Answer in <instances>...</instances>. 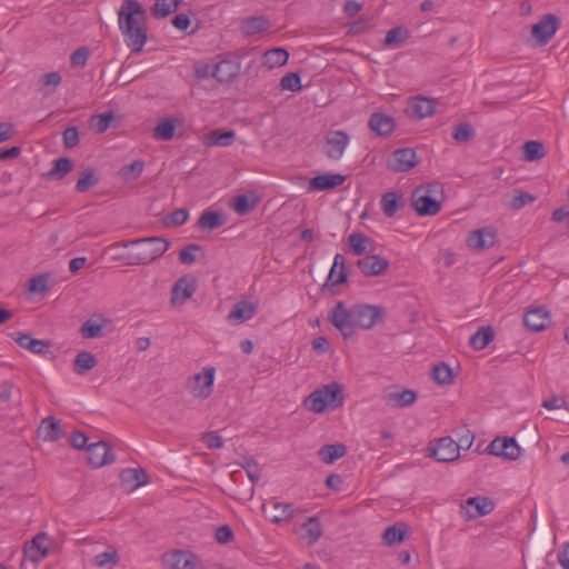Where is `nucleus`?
<instances>
[{
    "label": "nucleus",
    "instance_id": "obj_1",
    "mask_svg": "<svg viewBox=\"0 0 569 569\" xmlns=\"http://www.w3.org/2000/svg\"><path fill=\"white\" fill-rule=\"evenodd\" d=\"M146 11L137 0H124L118 12L119 28L132 52H140L147 41Z\"/></svg>",
    "mask_w": 569,
    "mask_h": 569
},
{
    "label": "nucleus",
    "instance_id": "obj_2",
    "mask_svg": "<svg viewBox=\"0 0 569 569\" xmlns=\"http://www.w3.org/2000/svg\"><path fill=\"white\" fill-rule=\"evenodd\" d=\"M136 247L127 252V266L148 264L160 258L169 248V242L160 237H148L134 239L130 241H120L112 243L108 250L112 251L118 248Z\"/></svg>",
    "mask_w": 569,
    "mask_h": 569
},
{
    "label": "nucleus",
    "instance_id": "obj_3",
    "mask_svg": "<svg viewBox=\"0 0 569 569\" xmlns=\"http://www.w3.org/2000/svg\"><path fill=\"white\" fill-rule=\"evenodd\" d=\"M345 402L342 386L336 381L321 386L313 390L303 401L307 410L315 413H322L335 410Z\"/></svg>",
    "mask_w": 569,
    "mask_h": 569
},
{
    "label": "nucleus",
    "instance_id": "obj_4",
    "mask_svg": "<svg viewBox=\"0 0 569 569\" xmlns=\"http://www.w3.org/2000/svg\"><path fill=\"white\" fill-rule=\"evenodd\" d=\"M328 321L342 335L345 339L351 338L358 330L356 325L355 308L347 307L343 301H338L328 315Z\"/></svg>",
    "mask_w": 569,
    "mask_h": 569
},
{
    "label": "nucleus",
    "instance_id": "obj_5",
    "mask_svg": "<svg viewBox=\"0 0 569 569\" xmlns=\"http://www.w3.org/2000/svg\"><path fill=\"white\" fill-rule=\"evenodd\" d=\"M162 565L166 569H202L201 559L192 552L172 550L162 556Z\"/></svg>",
    "mask_w": 569,
    "mask_h": 569
},
{
    "label": "nucleus",
    "instance_id": "obj_6",
    "mask_svg": "<svg viewBox=\"0 0 569 569\" xmlns=\"http://www.w3.org/2000/svg\"><path fill=\"white\" fill-rule=\"evenodd\" d=\"M353 308L358 329L369 330L385 320V310L380 306L360 303Z\"/></svg>",
    "mask_w": 569,
    "mask_h": 569
},
{
    "label": "nucleus",
    "instance_id": "obj_7",
    "mask_svg": "<svg viewBox=\"0 0 569 569\" xmlns=\"http://www.w3.org/2000/svg\"><path fill=\"white\" fill-rule=\"evenodd\" d=\"M430 187H418L412 192V207L419 216H435L441 209V202L431 196Z\"/></svg>",
    "mask_w": 569,
    "mask_h": 569
},
{
    "label": "nucleus",
    "instance_id": "obj_8",
    "mask_svg": "<svg viewBox=\"0 0 569 569\" xmlns=\"http://www.w3.org/2000/svg\"><path fill=\"white\" fill-rule=\"evenodd\" d=\"M214 373L213 367H204L201 372L196 373L189 382L190 392L197 398H208L212 393Z\"/></svg>",
    "mask_w": 569,
    "mask_h": 569
},
{
    "label": "nucleus",
    "instance_id": "obj_9",
    "mask_svg": "<svg viewBox=\"0 0 569 569\" xmlns=\"http://www.w3.org/2000/svg\"><path fill=\"white\" fill-rule=\"evenodd\" d=\"M419 163L416 151L411 148H400L392 152L387 167L392 172H407Z\"/></svg>",
    "mask_w": 569,
    "mask_h": 569
},
{
    "label": "nucleus",
    "instance_id": "obj_10",
    "mask_svg": "<svg viewBox=\"0 0 569 569\" xmlns=\"http://www.w3.org/2000/svg\"><path fill=\"white\" fill-rule=\"evenodd\" d=\"M559 28V20L556 16L549 13L531 28V36L538 46L547 44Z\"/></svg>",
    "mask_w": 569,
    "mask_h": 569
},
{
    "label": "nucleus",
    "instance_id": "obj_11",
    "mask_svg": "<svg viewBox=\"0 0 569 569\" xmlns=\"http://www.w3.org/2000/svg\"><path fill=\"white\" fill-rule=\"evenodd\" d=\"M87 460L92 468H101L114 461V455L106 441H97L88 445Z\"/></svg>",
    "mask_w": 569,
    "mask_h": 569
},
{
    "label": "nucleus",
    "instance_id": "obj_12",
    "mask_svg": "<svg viewBox=\"0 0 569 569\" xmlns=\"http://www.w3.org/2000/svg\"><path fill=\"white\" fill-rule=\"evenodd\" d=\"M493 508L492 500L481 496L468 498L460 506L461 513L469 520L489 515Z\"/></svg>",
    "mask_w": 569,
    "mask_h": 569
},
{
    "label": "nucleus",
    "instance_id": "obj_13",
    "mask_svg": "<svg viewBox=\"0 0 569 569\" xmlns=\"http://www.w3.org/2000/svg\"><path fill=\"white\" fill-rule=\"evenodd\" d=\"M50 537L46 532H39L23 548L24 557L32 562L41 561L49 552Z\"/></svg>",
    "mask_w": 569,
    "mask_h": 569
},
{
    "label": "nucleus",
    "instance_id": "obj_14",
    "mask_svg": "<svg viewBox=\"0 0 569 569\" xmlns=\"http://www.w3.org/2000/svg\"><path fill=\"white\" fill-rule=\"evenodd\" d=\"M488 451L509 460H516L521 455V448L515 438H496L488 446Z\"/></svg>",
    "mask_w": 569,
    "mask_h": 569
},
{
    "label": "nucleus",
    "instance_id": "obj_15",
    "mask_svg": "<svg viewBox=\"0 0 569 569\" xmlns=\"http://www.w3.org/2000/svg\"><path fill=\"white\" fill-rule=\"evenodd\" d=\"M357 267L366 277H378L389 268V261L377 254H368L357 261Z\"/></svg>",
    "mask_w": 569,
    "mask_h": 569
},
{
    "label": "nucleus",
    "instance_id": "obj_16",
    "mask_svg": "<svg viewBox=\"0 0 569 569\" xmlns=\"http://www.w3.org/2000/svg\"><path fill=\"white\" fill-rule=\"evenodd\" d=\"M197 290V283L193 278L182 277L172 287L171 303L173 306L183 305Z\"/></svg>",
    "mask_w": 569,
    "mask_h": 569
},
{
    "label": "nucleus",
    "instance_id": "obj_17",
    "mask_svg": "<svg viewBox=\"0 0 569 569\" xmlns=\"http://www.w3.org/2000/svg\"><path fill=\"white\" fill-rule=\"evenodd\" d=\"M497 241V233L492 228L486 227L477 229L467 238V244L475 250L491 248Z\"/></svg>",
    "mask_w": 569,
    "mask_h": 569
},
{
    "label": "nucleus",
    "instance_id": "obj_18",
    "mask_svg": "<svg viewBox=\"0 0 569 569\" xmlns=\"http://www.w3.org/2000/svg\"><path fill=\"white\" fill-rule=\"evenodd\" d=\"M148 481L149 477L142 468H127L120 472L121 487L127 491H133Z\"/></svg>",
    "mask_w": 569,
    "mask_h": 569
},
{
    "label": "nucleus",
    "instance_id": "obj_19",
    "mask_svg": "<svg viewBox=\"0 0 569 569\" xmlns=\"http://www.w3.org/2000/svg\"><path fill=\"white\" fill-rule=\"evenodd\" d=\"M408 111L416 119L431 117L436 112V100L422 96L413 97L409 100Z\"/></svg>",
    "mask_w": 569,
    "mask_h": 569
},
{
    "label": "nucleus",
    "instance_id": "obj_20",
    "mask_svg": "<svg viewBox=\"0 0 569 569\" xmlns=\"http://www.w3.org/2000/svg\"><path fill=\"white\" fill-rule=\"evenodd\" d=\"M348 271L345 262V257L337 253L333 258L332 267L323 284V289H331L336 286L342 284L347 281Z\"/></svg>",
    "mask_w": 569,
    "mask_h": 569
},
{
    "label": "nucleus",
    "instance_id": "obj_21",
    "mask_svg": "<svg viewBox=\"0 0 569 569\" xmlns=\"http://www.w3.org/2000/svg\"><path fill=\"white\" fill-rule=\"evenodd\" d=\"M432 456L440 462H451L458 459V446L450 437L440 438L432 449Z\"/></svg>",
    "mask_w": 569,
    "mask_h": 569
},
{
    "label": "nucleus",
    "instance_id": "obj_22",
    "mask_svg": "<svg viewBox=\"0 0 569 569\" xmlns=\"http://www.w3.org/2000/svg\"><path fill=\"white\" fill-rule=\"evenodd\" d=\"M349 142V137L343 131H332L326 137L327 150L326 154L330 159H339L343 154V151Z\"/></svg>",
    "mask_w": 569,
    "mask_h": 569
},
{
    "label": "nucleus",
    "instance_id": "obj_23",
    "mask_svg": "<svg viewBox=\"0 0 569 569\" xmlns=\"http://www.w3.org/2000/svg\"><path fill=\"white\" fill-rule=\"evenodd\" d=\"M551 322L549 312L539 307L528 310L523 316V325L532 331L545 330Z\"/></svg>",
    "mask_w": 569,
    "mask_h": 569
},
{
    "label": "nucleus",
    "instance_id": "obj_24",
    "mask_svg": "<svg viewBox=\"0 0 569 569\" xmlns=\"http://www.w3.org/2000/svg\"><path fill=\"white\" fill-rule=\"evenodd\" d=\"M346 177L339 173H323L309 180V191H326L341 186Z\"/></svg>",
    "mask_w": 569,
    "mask_h": 569
},
{
    "label": "nucleus",
    "instance_id": "obj_25",
    "mask_svg": "<svg viewBox=\"0 0 569 569\" xmlns=\"http://www.w3.org/2000/svg\"><path fill=\"white\" fill-rule=\"evenodd\" d=\"M257 310V305L241 300L233 306L232 310L227 316V320L232 325H240L253 318Z\"/></svg>",
    "mask_w": 569,
    "mask_h": 569
},
{
    "label": "nucleus",
    "instance_id": "obj_26",
    "mask_svg": "<svg viewBox=\"0 0 569 569\" xmlns=\"http://www.w3.org/2000/svg\"><path fill=\"white\" fill-rule=\"evenodd\" d=\"M368 127L378 136L388 137L395 130V120L390 116L376 112L370 116Z\"/></svg>",
    "mask_w": 569,
    "mask_h": 569
},
{
    "label": "nucleus",
    "instance_id": "obj_27",
    "mask_svg": "<svg viewBox=\"0 0 569 569\" xmlns=\"http://www.w3.org/2000/svg\"><path fill=\"white\" fill-rule=\"evenodd\" d=\"M239 72V64L233 60H222L218 62L211 70V76L219 82H228L232 80Z\"/></svg>",
    "mask_w": 569,
    "mask_h": 569
},
{
    "label": "nucleus",
    "instance_id": "obj_28",
    "mask_svg": "<svg viewBox=\"0 0 569 569\" xmlns=\"http://www.w3.org/2000/svg\"><path fill=\"white\" fill-rule=\"evenodd\" d=\"M14 340L21 348L28 349L36 355H44L49 352L50 349L48 341L32 338L28 333L19 332Z\"/></svg>",
    "mask_w": 569,
    "mask_h": 569
},
{
    "label": "nucleus",
    "instance_id": "obj_29",
    "mask_svg": "<svg viewBox=\"0 0 569 569\" xmlns=\"http://www.w3.org/2000/svg\"><path fill=\"white\" fill-rule=\"evenodd\" d=\"M226 216L218 211L206 210L203 211L197 222L198 228L201 230H214L226 223Z\"/></svg>",
    "mask_w": 569,
    "mask_h": 569
},
{
    "label": "nucleus",
    "instance_id": "obj_30",
    "mask_svg": "<svg viewBox=\"0 0 569 569\" xmlns=\"http://www.w3.org/2000/svg\"><path fill=\"white\" fill-rule=\"evenodd\" d=\"M346 453L347 448L342 443L325 445L317 452L319 459L326 465L333 463L338 459L345 457Z\"/></svg>",
    "mask_w": 569,
    "mask_h": 569
},
{
    "label": "nucleus",
    "instance_id": "obj_31",
    "mask_svg": "<svg viewBox=\"0 0 569 569\" xmlns=\"http://www.w3.org/2000/svg\"><path fill=\"white\" fill-rule=\"evenodd\" d=\"M416 399V392L410 389H405L399 392H389L385 396L386 403L396 408L408 407L412 405Z\"/></svg>",
    "mask_w": 569,
    "mask_h": 569
},
{
    "label": "nucleus",
    "instance_id": "obj_32",
    "mask_svg": "<svg viewBox=\"0 0 569 569\" xmlns=\"http://www.w3.org/2000/svg\"><path fill=\"white\" fill-rule=\"evenodd\" d=\"M402 206V197L395 191L386 192L381 197L380 207L385 216L388 218L393 217Z\"/></svg>",
    "mask_w": 569,
    "mask_h": 569
},
{
    "label": "nucleus",
    "instance_id": "obj_33",
    "mask_svg": "<svg viewBox=\"0 0 569 569\" xmlns=\"http://www.w3.org/2000/svg\"><path fill=\"white\" fill-rule=\"evenodd\" d=\"M269 26L270 23L267 18L262 16H254L247 18L241 22V31L246 36H256L266 31Z\"/></svg>",
    "mask_w": 569,
    "mask_h": 569
},
{
    "label": "nucleus",
    "instance_id": "obj_34",
    "mask_svg": "<svg viewBox=\"0 0 569 569\" xmlns=\"http://www.w3.org/2000/svg\"><path fill=\"white\" fill-rule=\"evenodd\" d=\"M61 76L57 71L42 74L38 80V90L43 97L51 96L61 83Z\"/></svg>",
    "mask_w": 569,
    "mask_h": 569
},
{
    "label": "nucleus",
    "instance_id": "obj_35",
    "mask_svg": "<svg viewBox=\"0 0 569 569\" xmlns=\"http://www.w3.org/2000/svg\"><path fill=\"white\" fill-rule=\"evenodd\" d=\"M259 203V199L253 194H239L233 198L231 208L240 216L252 211Z\"/></svg>",
    "mask_w": 569,
    "mask_h": 569
},
{
    "label": "nucleus",
    "instance_id": "obj_36",
    "mask_svg": "<svg viewBox=\"0 0 569 569\" xmlns=\"http://www.w3.org/2000/svg\"><path fill=\"white\" fill-rule=\"evenodd\" d=\"M296 512L297 509L291 503L274 502L268 517L270 521L279 523L295 518Z\"/></svg>",
    "mask_w": 569,
    "mask_h": 569
},
{
    "label": "nucleus",
    "instance_id": "obj_37",
    "mask_svg": "<svg viewBox=\"0 0 569 569\" xmlns=\"http://www.w3.org/2000/svg\"><path fill=\"white\" fill-rule=\"evenodd\" d=\"M39 432L44 441H57L62 436L59 422L52 417L42 420Z\"/></svg>",
    "mask_w": 569,
    "mask_h": 569
},
{
    "label": "nucleus",
    "instance_id": "obj_38",
    "mask_svg": "<svg viewBox=\"0 0 569 569\" xmlns=\"http://www.w3.org/2000/svg\"><path fill=\"white\" fill-rule=\"evenodd\" d=\"M236 138V133L233 130L228 131H219L212 130L206 137L204 144L208 147L218 146V147H229L233 143Z\"/></svg>",
    "mask_w": 569,
    "mask_h": 569
},
{
    "label": "nucleus",
    "instance_id": "obj_39",
    "mask_svg": "<svg viewBox=\"0 0 569 569\" xmlns=\"http://www.w3.org/2000/svg\"><path fill=\"white\" fill-rule=\"evenodd\" d=\"M177 119L174 118H166L161 120L154 128L152 136L157 140L169 141L174 136V130L177 127Z\"/></svg>",
    "mask_w": 569,
    "mask_h": 569
},
{
    "label": "nucleus",
    "instance_id": "obj_40",
    "mask_svg": "<svg viewBox=\"0 0 569 569\" xmlns=\"http://www.w3.org/2000/svg\"><path fill=\"white\" fill-rule=\"evenodd\" d=\"M407 532V525L406 523H395L392 526H389L386 528L382 539L383 543L386 546H395L397 543H400L403 541Z\"/></svg>",
    "mask_w": 569,
    "mask_h": 569
},
{
    "label": "nucleus",
    "instance_id": "obj_41",
    "mask_svg": "<svg viewBox=\"0 0 569 569\" xmlns=\"http://www.w3.org/2000/svg\"><path fill=\"white\" fill-rule=\"evenodd\" d=\"M495 338L491 327H480L469 339L475 350L485 349Z\"/></svg>",
    "mask_w": 569,
    "mask_h": 569
},
{
    "label": "nucleus",
    "instance_id": "obj_42",
    "mask_svg": "<svg viewBox=\"0 0 569 569\" xmlns=\"http://www.w3.org/2000/svg\"><path fill=\"white\" fill-rule=\"evenodd\" d=\"M73 168L71 159L61 157L53 161L52 168L48 171L47 178L51 180H60L68 174Z\"/></svg>",
    "mask_w": 569,
    "mask_h": 569
},
{
    "label": "nucleus",
    "instance_id": "obj_43",
    "mask_svg": "<svg viewBox=\"0 0 569 569\" xmlns=\"http://www.w3.org/2000/svg\"><path fill=\"white\" fill-rule=\"evenodd\" d=\"M264 64L270 69L284 66L289 59V52L283 48H273L264 52Z\"/></svg>",
    "mask_w": 569,
    "mask_h": 569
},
{
    "label": "nucleus",
    "instance_id": "obj_44",
    "mask_svg": "<svg viewBox=\"0 0 569 569\" xmlns=\"http://www.w3.org/2000/svg\"><path fill=\"white\" fill-rule=\"evenodd\" d=\"M410 37V32L405 27H395L390 29L383 40V44L389 48H397L406 42Z\"/></svg>",
    "mask_w": 569,
    "mask_h": 569
},
{
    "label": "nucleus",
    "instance_id": "obj_45",
    "mask_svg": "<svg viewBox=\"0 0 569 569\" xmlns=\"http://www.w3.org/2000/svg\"><path fill=\"white\" fill-rule=\"evenodd\" d=\"M182 0H154L152 14L154 18H166L176 12Z\"/></svg>",
    "mask_w": 569,
    "mask_h": 569
},
{
    "label": "nucleus",
    "instance_id": "obj_46",
    "mask_svg": "<svg viewBox=\"0 0 569 569\" xmlns=\"http://www.w3.org/2000/svg\"><path fill=\"white\" fill-rule=\"evenodd\" d=\"M97 365L96 357L89 351H81L74 358V372L77 375H84L87 371L94 368Z\"/></svg>",
    "mask_w": 569,
    "mask_h": 569
},
{
    "label": "nucleus",
    "instance_id": "obj_47",
    "mask_svg": "<svg viewBox=\"0 0 569 569\" xmlns=\"http://www.w3.org/2000/svg\"><path fill=\"white\" fill-rule=\"evenodd\" d=\"M303 530L306 531V537L308 538V542L313 545L317 542L322 536V525L317 516L308 518L303 525Z\"/></svg>",
    "mask_w": 569,
    "mask_h": 569
},
{
    "label": "nucleus",
    "instance_id": "obj_48",
    "mask_svg": "<svg viewBox=\"0 0 569 569\" xmlns=\"http://www.w3.org/2000/svg\"><path fill=\"white\" fill-rule=\"evenodd\" d=\"M348 242L351 251L357 256H361L368 251L371 240L363 233L355 232L349 236Z\"/></svg>",
    "mask_w": 569,
    "mask_h": 569
},
{
    "label": "nucleus",
    "instance_id": "obj_49",
    "mask_svg": "<svg viewBox=\"0 0 569 569\" xmlns=\"http://www.w3.org/2000/svg\"><path fill=\"white\" fill-rule=\"evenodd\" d=\"M99 182V177L94 169H87L81 172L77 181L76 189L78 192H87L90 188Z\"/></svg>",
    "mask_w": 569,
    "mask_h": 569
},
{
    "label": "nucleus",
    "instance_id": "obj_50",
    "mask_svg": "<svg viewBox=\"0 0 569 569\" xmlns=\"http://www.w3.org/2000/svg\"><path fill=\"white\" fill-rule=\"evenodd\" d=\"M523 153L525 159L527 161H535L543 158L546 156L545 147L541 142L536 140H530L525 142L523 144Z\"/></svg>",
    "mask_w": 569,
    "mask_h": 569
},
{
    "label": "nucleus",
    "instance_id": "obj_51",
    "mask_svg": "<svg viewBox=\"0 0 569 569\" xmlns=\"http://www.w3.org/2000/svg\"><path fill=\"white\" fill-rule=\"evenodd\" d=\"M144 162L142 160H134L129 164L123 166L119 170V176L124 180H136L143 171Z\"/></svg>",
    "mask_w": 569,
    "mask_h": 569
},
{
    "label": "nucleus",
    "instance_id": "obj_52",
    "mask_svg": "<svg viewBox=\"0 0 569 569\" xmlns=\"http://www.w3.org/2000/svg\"><path fill=\"white\" fill-rule=\"evenodd\" d=\"M432 378L439 385H449L452 382V370L443 362L436 365L432 369Z\"/></svg>",
    "mask_w": 569,
    "mask_h": 569
},
{
    "label": "nucleus",
    "instance_id": "obj_53",
    "mask_svg": "<svg viewBox=\"0 0 569 569\" xmlns=\"http://www.w3.org/2000/svg\"><path fill=\"white\" fill-rule=\"evenodd\" d=\"M119 562V556L114 548H109L108 550L98 553L93 559V565L102 568L106 566H116Z\"/></svg>",
    "mask_w": 569,
    "mask_h": 569
},
{
    "label": "nucleus",
    "instance_id": "obj_54",
    "mask_svg": "<svg viewBox=\"0 0 569 569\" xmlns=\"http://www.w3.org/2000/svg\"><path fill=\"white\" fill-rule=\"evenodd\" d=\"M80 333L87 339L99 338L103 335V327L92 320H87L82 323Z\"/></svg>",
    "mask_w": 569,
    "mask_h": 569
},
{
    "label": "nucleus",
    "instance_id": "obj_55",
    "mask_svg": "<svg viewBox=\"0 0 569 569\" xmlns=\"http://www.w3.org/2000/svg\"><path fill=\"white\" fill-rule=\"evenodd\" d=\"M280 87L282 90L299 91L301 89V78L296 72H289L281 78Z\"/></svg>",
    "mask_w": 569,
    "mask_h": 569
},
{
    "label": "nucleus",
    "instance_id": "obj_56",
    "mask_svg": "<svg viewBox=\"0 0 569 569\" xmlns=\"http://www.w3.org/2000/svg\"><path fill=\"white\" fill-rule=\"evenodd\" d=\"M535 200H536V197L532 196L531 193L520 191V190H515V194L510 202V207L513 210H519V209L523 208L525 206L532 203Z\"/></svg>",
    "mask_w": 569,
    "mask_h": 569
},
{
    "label": "nucleus",
    "instance_id": "obj_57",
    "mask_svg": "<svg viewBox=\"0 0 569 569\" xmlns=\"http://www.w3.org/2000/svg\"><path fill=\"white\" fill-rule=\"evenodd\" d=\"M48 276L38 274L29 280V291L32 293H44L48 290Z\"/></svg>",
    "mask_w": 569,
    "mask_h": 569
},
{
    "label": "nucleus",
    "instance_id": "obj_58",
    "mask_svg": "<svg viewBox=\"0 0 569 569\" xmlns=\"http://www.w3.org/2000/svg\"><path fill=\"white\" fill-rule=\"evenodd\" d=\"M475 136V130L470 123L465 122L457 127L452 137L458 142H467Z\"/></svg>",
    "mask_w": 569,
    "mask_h": 569
},
{
    "label": "nucleus",
    "instance_id": "obj_59",
    "mask_svg": "<svg viewBox=\"0 0 569 569\" xmlns=\"http://www.w3.org/2000/svg\"><path fill=\"white\" fill-rule=\"evenodd\" d=\"M112 120H113L112 112L97 114L91 118V122L93 123L97 132H99V133L107 131V129L110 127Z\"/></svg>",
    "mask_w": 569,
    "mask_h": 569
},
{
    "label": "nucleus",
    "instance_id": "obj_60",
    "mask_svg": "<svg viewBox=\"0 0 569 569\" xmlns=\"http://www.w3.org/2000/svg\"><path fill=\"white\" fill-rule=\"evenodd\" d=\"M90 50L87 47H80L70 57V63L73 68H82L86 66Z\"/></svg>",
    "mask_w": 569,
    "mask_h": 569
},
{
    "label": "nucleus",
    "instance_id": "obj_61",
    "mask_svg": "<svg viewBox=\"0 0 569 569\" xmlns=\"http://www.w3.org/2000/svg\"><path fill=\"white\" fill-rule=\"evenodd\" d=\"M63 146L67 149H71L79 143V131L76 127H68L63 133Z\"/></svg>",
    "mask_w": 569,
    "mask_h": 569
},
{
    "label": "nucleus",
    "instance_id": "obj_62",
    "mask_svg": "<svg viewBox=\"0 0 569 569\" xmlns=\"http://www.w3.org/2000/svg\"><path fill=\"white\" fill-rule=\"evenodd\" d=\"M200 250L198 244H189L179 252V260L183 264H191L196 261L194 252Z\"/></svg>",
    "mask_w": 569,
    "mask_h": 569
},
{
    "label": "nucleus",
    "instance_id": "obj_63",
    "mask_svg": "<svg viewBox=\"0 0 569 569\" xmlns=\"http://www.w3.org/2000/svg\"><path fill=\"white\" fill-rule=\"evenodd\" d=\"M202 442L209 449H220L223 446L222 438L216 431L206 432L202 436Z\"/></svg>",
    "mask_w": 569,
    "mask_h": 569
},
{
    "label": "nucleus",
    "instance_id": "obj_64",
    "mask_svg": "<svg viewBox=\"0 0 569 569\" xmlns=\"http://www.w3.org/2000/svg\"><path fill=\"white\" fill-rule=\"evenodd\" d=\"M541 406L548 410H555V409H567V402L563 398L558 396H552L546 400L542 401Z\"/></svg>",
    "mask_w": 569,
    "mask_h": 569
}]
</instances>
